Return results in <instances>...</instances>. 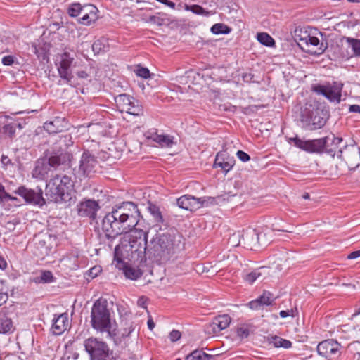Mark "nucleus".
I'll use <instances>...</instances> for the list:
<instances>
[{
  "instance_id": "f257e3e1",
  "label": "nucleus",
  "mask_w": 360,
  "mask_h": 360,
  "mask_svg": "<svg viewBox=\"0 0 360 360\" xmlns=\"http://www.w3.org/2000/svg\"><path fill=\"white\" fill-rule=\"evenodd\" d=\"M141 217L137 205L132 202H125L115 205L102 220V230L105 237L112 240L121 234L127 235L136 230Z\"/></svg>"
},
{
  "instance_id": "f03ea898",
  "label": "nucleus",
  "mask_w": 360,
  "mask_h": 360,
  "mask_svg": "<svg viewBox=\"0 0 360 360\" xmlns=\"http://www.w3.org/2000/svg\"><path fill=\"white\" fill-rule=\"evenodd\" d=\"M147 233L136 229L121 239L115 248L114 263L116 267H123L124 261L141 263L146 261Z\"/></svg>"
},
{
  "instance_id": "7ed1b4c3",
  "label": "nucleus",
  "mask_w": 360,
  "mask_h": 360,
  "mask_svg": "<svg viewBox=\"0 0 360 360\" xmlns=\"http://www.w3.org/2000/svg\"><path fill=\"white\" fill-rule=\"evenodd\" d=\"M74 183L68 175L57 174L46 184L45 195L50 201L70 205L74 201Z\"/></svg>"
},
{
  "instance_id": "20e7f679",
  "label": "nucleus",
  "mask_w": 360,
  "mask_h": 360,
  "mask_svg": "<svg viewBox=\"0 0 360 360\" xmlns=\"http://www.w3.org/2000/svg\"><path fill=\"white\" fill-rule=\"evenodd\" d=\"M151 244L152 247L148 250L149 254L158 264L167 262L176 252L179 245L176 243L175 237L169 233H164L153 238Z\"/></svg>"
},
{
  "instance_id": "39448f33",
  "label": "nucleus",
  "mask_w": 360,
  "mask_h": 360,
  "mask_svg": "<svg viewBox=\"0 0 360 360\" xmlns=\"http://www.w3.org/2000/svg\"><path fill=\"white\" fill-rule=\"evenodd\" d=\"M91 325L98 332H106L108 337H114L116 334L111 331L110 313L105 300H96L91 308Z\"/></svg>"
},
{
  "instance_id": "423d86ee",
  "label": "nucleus",
  "mask_w": 360,
  "mask_h": 360,
  "mask_svg": "<svg viewBox=\"0 0 360 360\" xmlns=\"http://www.w3.org/2000/svg\"><path fill=\"white\" fill-rule=\"evenodd\" d=\"M295 38L300 49L311 55H321L327 48L323 42L320 43L316 37L311 36L307 32H302V30H295Z\"/></svg>"
},
{
  "instance_id": "0eeeda50",
  "label": "nucleus",
  "mask_w": 360,
  "mask_h": 360,
  "mask_svg": "<svg viewBox=\"0 0 360 360\" xmlns=\"http://www.w3.org/2000/svg\"><path fill=\"white\" fill-rule=\"evenodd\" d=\"M328 119L327 112L320 108H305L301 114V122L311 131L322 128Z\"/></svg>"
},
{
  "instance_id": "6e6552de",
  "label": "nucleus",
  "mask_w": 360,
  "mask_h": 360,
  "mask_svg": "<svg viewBox=\"0 0 360 360\" xmlns=\"http://www.w3.org/2000/svg\"><path fill=\"white\" fill-rule=\"evenodd\" d=\"M84 345L91 360H108L110 356V349L108 345L95 338L86 339Z\"/></svg>"
},
{
  "instance_id": "1a4fd4ad",
  "label": "nucleus",
  "mask_w": 360,
  "mask_h": 360,
  "mask_svg": "<svg viewBox=\"0 0 360 360\" xmlns=\"http://www.w3.org/2000/svg\"><path fill=\"white\" fill-rule=\"evenodd\" d=\"M289 143L309 153H321L325 152L326 146H328L329 140L328 138H321L313 140L304 141L297 136L290 138Z\"/></svg>"
},
{
  "instance_id": "9d476101",
  "label": "nucleus",
  "mask_w": 360,
  "mask_h": 360,
  "mask_svg": "<svg viewBox=\"0 0 360 360\" xmlns=\"http://www.w3.org/2000/svg\"><path fill=\"white\" fill-rule=\"evenodd\" d=\"M60 60L56 63L57 70L60 77L70 86H75L74 76L70 69L74 61V58L68 52H64L60 57Z\"/></svg>"
},
{
  "instance_id": "9b49d317",
  "label": "nucleus",
  "mask_w": 360,
  "mask_h": 360,
  "mask_svg": "<svg viewBox=\"0 0 360 360\" xmlns=\"http://www.w3.org/2000/svg\"><path fill=\"white\" fill-rule=\"evenodd\" d=\"M14 193L22 197L28 204L41 207L46 203L45 199L43 198V191L39 186L32 189L25 186H21L14 191Z\"/></svg>"
},
{
  "instance_id": "f8f14e48",
  "label": "nucleus",
  "mask_w": 360,
  "mask_h": 360,
  "mask_svg": "<svg viewBox=\"0 0 360 360\" xmlns=\"http://www.w3.org/2000/svg\"><path fill=\"white\" fill-rule=\"evenodd\" d=\"M342 88V82H334L331 84L317 85L314 87V91L324 96L330 101L339 103L341 101Z\"/></svg>"
},
{
  "instance_id": "ddd939ff",
  "label": "nucleus",
  "mask_w": 360,
  "mask_h": 360,
  "mask_svg": "<svg viewBox=\"0 0 360 360\" xmlns=\"http://www.w3.org/2000/svg\"><path fill=\"white\" fill-rule=\"evenodd\" d=\"M318 354L328 360H338L340 356V345L333 339L323 340L316 347Z\"/></svg>"
},
{
  "instance_id": "4468645a",
  "label": "nucleus",
  "mask_w": 360,
  "mask_h": 360,
  "mask_svg": "<svg viewBox=\"0 0 360 360\" xmlns=\"http://www.w3.org/2000/svg\"><path fill=\"white\" fill-rule=\"evenodd\" d=\"M326 138L328 139L329 142L328 146H326L325 148V153L333 157H334L335 155H338V153H340L341 155L340 156L342 157L343 159L347 160L349 159V154H354L356 158L359 153V151L354 148H346L344 154L342 155L343 153L340 146L342 142V139L335 137L333 134L331 136H326Z\"/></svg>"
},
{
  "instance_id": "2eb2a0df",
  "label": "nucleus",
  "mask_w": 360,
  "mask_h": 360,
  "mask_svg": "<svg viewBox=\"0 0 360 360\" xmlns=\"http://www.w3.org/2000/svg\"><path fill=\"white\" fill-rule=\"evenodd\" d=\"M231 321V319L229 315H219L205 325L204 331L209 335H213L226 329L229 326Z\"/></svg>"
},
{
  "instance_id": "dca6fc26",
  "label": "nucleus",
  "mask_w": 360,
  "mask_h": 360,
  "mask_svg": "<svg viewBox=\"0 0 360 360\" xmlns=\"http://www.w3.org/2000/svg\"><path fill=\"white\" fill-rule=\"evenodd\" d=\"M100 209L99 204L94 200L87 199L77 205V212L80 217L96 219L97 212Z\"/></svg>"
},
{
  "instance_id": "f3484780",
  "label": "nucleus",
  "mask_w": 360,
  "mask_h": 360,
  "mask_svg": "<svg viewBox=\"0 0 360 360\" xmlns=\"http://www.w3.org/2000/svg\"><path fill=\"white\" fill-rule=\"evenodd\" d=\"M236 160L226 151L219 152L215 158L213 167H220L221 171L226 174L235 165Z\"/></svg>"
},
{
  "instance_id": "a211bd4d",
  "label": "nucleus",
  "mask_w": 360,
  "mask_h": 360,
  "mask_svg": "<svg viewBox=\"0 0 360 360\" xmlns=\"http://www.w3.org/2000/svg\"><path fill=\"white\" fill-rule=\"evenodd\" d=\"M72 158V155L69 152L61 151L53 153L48 158V164L50 167L57 168L60 166L63 167H69Z\"/></svg>"
},
{
  "instance_id": "6ab92c4d",
  "label": "nucleus",
  "mask_w": 360,
  "mask_h": 360,
  "mask_svg": "<svg viewBox=\"0 0 360 360\" xmlns=\"http://www.w3.org/2000/svg\"><path fill=\"white\" fill-rule=\"evenodd\" d=\"M176 205L179 208L194 212L201 207L202 201L201 198H197L189 195H184L176 200Z\"/></svg>"
},
{
  "instance_id": "aec40b11",
  "label": "nucleus",
  "mask_w": 360,
  "mask_h": 360,
  "mask_svg": "<svg viewBox=\"0 0 360 360\" xmlns=\"http://www.w3.org/2000/svg\"><path fill=\"white\" fill-rule=\"evenodd\" d=\"M96 165L97 160L96 158L89 151H84L80 160L79 171L82 172L84 176H89L91 172L95 171Z\"/></svg>"
},
{
  "instance_id": "412c9836",
  "label": "nucleus",
  "mask_w": 360,
  "mask_h": 360,
  "mask_svg": "<svg viewBox=\"0 0 360 360\" xmlns=\"http://www.w3.org/2000/svg\"><path fill=\"white\" fill-rule=\"evenodd\" d=\"M98 9L92 4L84 5V8L82 12V17L78 20V22L84 25H90L98 19Z\"/></svg>"
},
{
  "instance_id": "4be33fe9",
  "label": "nucleus",
  "mask_w": 360,
  "mask_h": 360,
  "mask_svg": "<svg viewBox=\"0 0 360 360\" xmlns=\"http://www.w3.org/2000/svg\"><path fill=\"white\" fill-rule=\"evenodd\" d=\"M70 326L68 315L63 313L53 319L51 330L53 335H60L63 334Z\"/></svg>"
},
{
  "instance_id": "5701e85b",
  "label": "nucleus",
  "mask_w": 360,
  "mask_h": 360,
  "mask_svg": "<svg viewBox=\"0 0 360 360\" xmlns=\"http://www.w3.org/2000/svg\"><path fill=\"white\" fill-rule=\"evenodd\" d=\"M242 234V245L248 249H253L259 243V234L255 229H248Z\"/></svg>"
},
{
  "instance_id": "b1692460",
  "label": "nucleus",
  "mask_w": 360,
  "mask_h": 360,
  "mask_svg": "<svg viewBox=\"0 0 360 360\" xmlns=\"http://www.w3.org/2000/svg\"><path fill=\"white\" fill-rule=\"evenodd\" d=\"M148 139H151L162 148H172L176 144L174 137L169 134L153 133L148 136Z\"/></svg>"
},
{
  "instance_id": "393cba45",
  "label": "nucleus",
  "mask_w": 360,
  "mask_h": 360,
  "mask_svg": "<svg viewBox=\"0 0 360 360\" xmlns=\"http://www.w3.org/2000/svg\"><path fill=\"white\" fill-rule=\"evenodd\" d=\"M187 77L190 82L189 88L197 93H200L202 91V75L196 70H190Z\"/></svg>"
},
{
  "instance_id": "a878e982",
  "label": "nucleus",
  "mask_w": 360,
  "mask_h": 360,
  "mask_svg": "<svg viewBox=\"0 0 360 360\" xmlns=\"http://www.w3.org/2000/svg\"><path fill=\"white\" fill-rule=\"evenodd\" d=\"M127 261H124V266L117 268L119 269H122L124 276L129 279L137 280L143 274L142 271L139 268L129 266L127 264Z\"/></svg>"
},
{
  "instance_id": "bb28decb",
  "label": "nucleus",
  "mask_w": 360,
  "mask_h": 360,
  "mask_svg": "<svg viewBox=\"0 0 360 360\" xmlns=\"http://www.w3.org/2000/svg\"><path fill=\"white\" fill-rule=\"evenodd\" d=\"M63 120L60 117H56L53 120L46 122L44 124V129L49 134H56L63 130L62 124Z\"/></svg>"
},
{
  "instance_id": "cd10ccee",
  "label": "nucleus",
  "mask_w": 360,
  "mask_h": 360,
  "mask_svg": "<svg viewBox=\"0 0 360 360\" xmlns=\"http://www.w3.org/2000/svg\"><path fill=\"white\" fill-rule=\"evenodd\" d=\"M51 240V236L46 233H39L34 236V242L37 248L46 252L49 250Z\"/></svg>"
},
{
  "instance_id": "c85d7f7f",
  "label": "nucleus",
  "mask_w": 360,
  "mask_h": 360,
  "mask_svg": "<svg viewBox=\"0 0 360 360\" xmlns=\"http://www.w3.org/2000/svg\"><path fill=\"white\" fill-rule=\"evenodd\" d=\"M49 165L45 160H38L33 169L32 176L35 178L43 179L49 173Z\"/></svg>"
},
{
  "instance_id": "c756f323",
  "label": "nucleus",
  "mask_w": 360,
  "mask_h": 360,
  "mask_svg": "<svg viewBox=\"0 0 360 360\" xmlns=\"http://www.w3.org/2000/svg\"><path fill=\"white\" fill-rule=\"evenodd\" d=\"M134 97H131L125 94H120L115 98V101L117 108L120 109L121 112H125L127 110H129V106L131 103Z\"/></svg>"
},
{
  "instance_id": "7c9ffc66",
  "label": "nucleus",
  "mask_w": 360,
  "mask_h": 360,
  "mask_svg": "<svg viewBox=\"0 0 360 360\" xmlns=\"http://www.w3.org/2000/svg\"><path fill=\"white\" fill-rule=\"evenodd\" d=\"M267 341L275 347L288 349L292 347V342L290 340L283 339L277 335H269L267 337Z\"/></svg>"
},
{
  "instance_id": "2f4dec72",
  "label": "nucleus",
  "mask_w": 360,
  "mask_h": 360,
  "mask_svg": "<svg viewBox=\"0 0 360 360\" xmlns=\"http://www.w3.org/2000/svg\"><path fill=\"white\" fill-rule=\"evenodd\" d=\"M14 331V326L11 319L2 316L0 317V333L8 334Z\"/></svg>"
},
{
  "instance_id": "473e14b6",
  "label": "nucleus",
  "mask_w": 360,
  "mask_h": 360,
  "mask_svg": "<svg viewBox=\"0 0 360 360\" xmlns=\"http://www.w3.org/2000/svg\"><path fill=\"white\" fill-rule=\"evenodd\" d=\"M125 112L134 116H141L143 115V108L141 103L134 98L129 110Z\"/></svg>"
},
{
  "instance_id": "72a5a7b5",
  "label": "nucleus",
  "mask_w": 360,
  "mask_h": 360,
  "mask_svg": "<svg viewBox=\"0 0 360 360\" xmlns=\"http://www.w3.org/2000/svg\"><path fill=\"white\" fill-rule=\"evenodd\" d=\"M21 128V124L15 122H12L4 124L2 127V132L11 139H13L15 136L16 128Z\"/></svg>"
},
{
  "instance_id": "f704fd0d",
  "label": "nucleus",
  "mask_w": 360,
  "mask_h": 360,
  "mask_svg": "<svg viewBox=\"0 0 360 360\" xmlns=\"http://www.w3.org/2000/svg\"><path fill=\"white\" fill-rule=\"evenodd\" d=\"M147 208L148 212L153 216L155 222H163V217L162 212H160V207L158 205L149 202Z\"/></svg>"
},
{
  "instance_id": "c9c22d12",
  "label": "nucleus",
  "mask_w": 360,
  "mask_h": 360,
  "mask_svg": "<svg viewBox=\"0 0 360 360\" xmlns=\"http://www.w3.org/2000/svg\"><path fill=\"white\" fill-rule=\"evenodd\" d=\"M210 30L214 34H226L230 33L232 29L224 23H216L212 26Z\"/></svg>"
},
{
  "instance_id": "e433bc0d",
  "label": "nucleus",
  "mask_w": 360,
  "mask_h": 360,
  "mask_svg": "<svg viewBox=\"0 0 360 360\" xmlns=\"http://www.w3.org/2000/svg\"><path fill=\"white\" fill-rule=\"evenodd\" d=\"M53 281V274L50 271H44L41 273V275L39 276H37L34 278V281L38 283H51Z\"/></svg>"
},
{
  "instance_id": "4c0bfd02",
  "label": "nucleus",
  "mask_w": 360,
  "mask_h": 360,
  "mask_svg": "<svg viewBox=\"0 0 360 360\" xmlns=\"http://www.w3.org/2000/svg\"><path fill=\"white\" fill-rule=\"evenodd\" d=\"M84 6L79 3H74L69 6L68 13L71 17H77L82 14Z\"/></svg>"
},
{
  "instance_id": "58836bf2",
  "label": "nucleus",
  "mask_w": 360,
  "mask_h": 360,
  "mask_svg": "<svg viewBox=\"0 0 360 360\" xmlns=\"http://www.w3.org/2000/svg\"><path fill=\"white\" fill-rule=\"evenodd\" d=\"M257 39L262 44L266 46H271L275 43L274 39L265 32L258 33Z\"/></svg>"
},
{
  "instance_id": "ea45409f",
  "label": "nucleus",
  "mask_w": 360,
  "mask_h": 360,
  "mask_svg": "<svg viewBox=\"0 0 360 360\" xmlns=\"http://www.w3.org/2000/svg\"><path fill=\"white\" fill-rule=\"evenodd\" d=\"M264 268L254 270L250 273H247L244 275V280L249 284H252L258 278L262 276L261 270Z\"/></svg>"
},
{
  "instance_id": "a19ab883",
  "label": "nucleus",
  "mask_w": 360,
  "mask_h": 360,
  "mask_svg": "<svg viewBox=\"0 0 360 360\" xmlns=\"http://www.w3.org/2000/svg\"><path fill=\"white\" fill-rule=\"evenodd\" d=\"M261 306H269L271 305L274 301L272 294L269 291H264L262 295L258 298Z\"/></svg>"
},
{
  "instance_id": "79ce46f5",
  "label": "nucleus",
  "mask_w": 360,
  "mask_h": 360,
  "mask_svg": "<svg viewBox=\"0 0 360 360\" xmlns=\"http://www.w3.org/2000/svg\"><path fill=\"white\" fill-rule=\"evenodd\" d=\"M242 234L240 231L233 233L229 238L228 243L231 247H238L242 244Z\"/></svg>"
},
{
  "instance_id": "37998d69",
  "label": "nucleus",
  "mask_w": 360,
  "mask_h": 360,
  "mask_svg": "<svg viewBox=\"0 0 360 360\" xmlns=\"http://www.w3.org/2000/svg\"><path fill=\"white\" fill-rule=\"evenodd\" d=\"M237 336L240 339L247 338L250 335V328L248 325H240L236 329Z\"/></svg>"
},
{
  "instance_id": "c03bdc74",
  "label": "nucleus",
  "mask_w": 360,
  "mask_h": 360,
  "mask_svg": "<svg viewBox=\"0 0 360 360\" xmlns=\"http://www.w3.org/2000/svg\"><path fill=\"white\" fill-rule=\"evenodd\" d=\"M347 41L354 51V54L356 56H360V39L347 38Z\"/></svg>"
},
{
  "instance_id": "a18cd8bd",
  "label": "nucleus",
  "mask_w": 360,
  "mask_h": 360,
  "mask_svg": "<svg viewBox=\"0 0 360 360\" xmlns=\"http://www.w3.org/2000/svg\"><path fill=\"white\" fill-rule=\"evenodd\" d=\"M92 50L95 54H100L107 51V46L101 40H96L92 44Z\"/></svg>"
},
{
  "instance_id": "49530a36",
  "label": "nucleus",
  "mask_w": 360,
  "mask_h": 360,
  "mask_svg": "<svg viewBox=\"0 0 360 360\" xmlns=\"http://www.w3.org/2000/svg\"><path fill=\"white\" fill-rule=\"evenodd\" d=\"M184 8L186 11H191L196 15L202 14V7L198 4H184Z\"/></svg>"
},
{
  "instance_id": "de8ad7c7",
  "label": "nucleus",
  "mask_w": 360,
  "mask_h": 360,
  "mask_svg": "<svg viewBox=\"0 0 360 360\" xmlns=\"http://www.w3.org/2000/svg\"><path fill=\"white\" fill-rule=\"evenodd\" d=\"M185 360H202V349H195L188 354Z\"/></svg>"
},
{
  "instance_id": "09e8293b",
  "label": "nucleus",
  "mask_w": 360,
  "mask_h": 360,
  "mask_svg": "<svg viewBox=\"0 0 360 360\" xmlns=\"http://www.w3.org/2000/svg\"><path fill=\"white\" fill-rule=\"evenodd\" d=\"M224 200V198H222V196H217L216 198L213 197H207V198H204V205H214V204H219L222 201Z\"/></svg>"
},
{
  "instance_id": "8fccbe9b",
  "label": "nucleus",
  "mask_w": 360,
  "mask_h": 360,
  "mask_svg": "<svg viewBox=\"0 0 360 360\" xmlns=\"http://www.w3.org/2000/svg\"><path fill=\"white\" fill-rule=\"evenodd\" d=\"M136 74L137 76L144 79L150 77V71L147 68L139 66L136 70Z\"/></svg>"
},
{
  "instance_id": "3c124183",
  "label": "nucleus",
  "mask_w": 360,
  "mask_h": 360,
  "mask_svg": "<svg viewBox=\"0 0 360 360\" xmlns=\"http://www.w3.org/2000/svg\"><path fill=\"white\" fill-rule=\"evenodd\" d=\"M0 198L6 200L17 201L16 197L12 196L9 193L4 191V188L0 184Z\"/></svg>"
},
{
  "instance_id": "603ef678",
  "label": "nucleus",
  "mask_w": 360,
  "mask_h": 360,
  "mask_svg": "<svg viewBox=\"0 0 360 360\" xmlns=\"http://www.w3.org/2000/svg\"><path fill=\"white\" fill-rule=\"evenodd\" d=\"M134 330V327L132 323H127L126 328H124L121 332V336L122 338L128 337Z\"/></svg>"
},
{
  "instance_id": "864d4df0",
  "label": "nucleus",
  "mask_w": 360,
  "mask_h": 360,
  "mask_svg": "<svg viewBox=\"0 0 360 360\" xmlns=\"http://www.w3.org/2000/svg\"><path fill=\"white\" fill-rule=\"evenodd\" d=\"M181 334L177 330H173L169 333V339L172 342H176L181 338Z\"/></svg>"
},
{
  "instance_id": "5fc2aeb1",
  "label": "nucleus",
  "mask_w": 360,
  "mask_h": 360,
  "mask_svg": "<svg viewBox=\"0 0 360 360\" xmlns=\"http://www.w3.org/2000/svg\"><path fill=\"white\" fill-rule=\"evenodd\" d=\"M236 155L242 162H245L250 160V155L243 150H238Z\"/></svg>"
},
{
  "instance_id": "6e6d98bb",
  "label": "nucleus",
  "mask_w": 360,
  "mask_h": 360,
  "mask_svg": "<svg viewBox=\"0 0 360 360\" xmlns=\"http://www.w3.org/2000/svg\"><path fill=\"white\" fill-rule=\"evenodd\" d=\"M101 271L100 266H94L93 268L90 269L88 272V275L91 278H94L98 276V274Z\"/></svg>"
},
{
  "instance_id": "4d7b16f0",
  "label": "nucleus",
  "mask_w": 360,
  "mask_h": 360,
  "mask_svg": "<svg viewBox=\"0 0 360 360\" xmlns=\"http://www.w3.org/2000/svg\"><path fill=\"white\" fill-rule=\"evenodd\" d=\"M14 63V57L12 56H6L2 58V63L4 65H11Z\"/></svg>"
},
{
  "instance_id": "13d9d810",
  "label": "nucleus",
  "mask_w": 360,
  "mask_h": 360,
  "mask_svg": "<svg viewBox=\"0 0 360 360\" xmlns=\"http://www.w3.org/2000/svg\"><path fill=\"white\" fill-rule=\"evenodd\" d=\"M90 70L89 71L86 70H81L77 72V77L80 79H87L90 76Z\"/></svg>"
},
{
  "instance_id": "bf43d9fd",
  "label": "nucleus",
  "mask_w": 360,
  "mask_h": 360,
  "mask_svg": "<svg viewBox=\"0 0 360 360\" xmlns=\"http://www.w3.org/2000/svg\"><path fill=\"white\" fill-rule=\"evenodd\" d=\"M248 306L252 309H258L262 307L259 302L258 301V299L250 301L248 303Z\"/></svg>"
},
{
  "instance_id": "052dcab7",
  "label": "nucleus",
  "mask_w": 360,
  "mask_h": 360,
  "mask_svg": "<svg viewBox=\"0 0 360 360\" xmlns=\"http://www.w3.org/2000/svg\"><path fill=\"white\" fill-rule=\"evenodd\" d=\"M8 297V296L7 292L4 291L2 289H0V306L6 302Z\"/></svg>"
},
{
  "instance_id": "680f3d73",
  "label": "nucleus",
  "mask_w": 360,
  "mask_h": 360,
  "mask_svg": "<svg viewBox=\"0 0 360 360\" xmlns=\"http://www.w3.org/2000/svg\"><path fill=\"white\" fill-rule=\"evenodd\" d=\"M360 257V250L353 251L347 256V259H354Z\"/></svg>"
},
{
  "instance_id": "e2e57ef3",
  "label": "nucleus",
  "mask_w": 360,
  "mask_h": 360,
  "mask_svg": "<svg viewBox=\"0 0 360 360\" xmlns=\"http://www.w3.org/2000/svg\"><path fill=\"white\" fill-rule=\"evenodd\" d=\"M7 267V262L4 257L0 255V269L4 270Z\"/></svg>"
},
{
  "instance_id": "0e129e2a",
  "label": "nucleus",
  "mask_w": 360,
  "mask_h": 360,
  "mask_svg": "<svg viewBox=\"0 0 360 360\" xmlns=\"http://www.w3.org/2000/svg\"><path fill=\"white\" fill-rule=\"evenodd\" d=\"M349 112L360 113V105H351L349 108Z\"/></svg>"
},
{
  "instance_id": "69168bd1",
  "label": "nucleus",
  "mask_w": 360,
  "mask_h": 360,
  "mask_svg": "<svg viewBox=\"0 0 360 360\" xmlns=\"http://www.w3.org/2000/svg\"><path fill=\"white\" fill-rule=\"evenodd\" d=\"M360 347V342H354L349 345V348L352 351L357 350L358 348Z\"/></svg>"
},
{
  "instance_id": "338daca9",
  "label": "nucleus",
  "mask_w": 360,
  "mask_h": 360,
  "mask_svg": "<svg viewBox=\"0 0 360 360\" xmlns=\"http://www.w3.org/2000/svg\"><path fill=\"white\" fill-rule=\"evenodd\" d=\"M1 161L4 165H8L11 163V161L9 159V158L4 155H2Z\"/></svg>"
},
{
  "instance_id": "774afa93",
  "label": "nucleus",
  "mask_w": 360,
  "mask_h": 360,
  "mask_svg": "<svg viewBox=\"0 0 360 360\" xmlns=\"http://www.w3.org/2000/svg\"><path fill=\"white\" fill-rule=\"evenodd\" d=\"M218 355H210L204 352V360H216Z\"/></svg>"
}]
</instances>
